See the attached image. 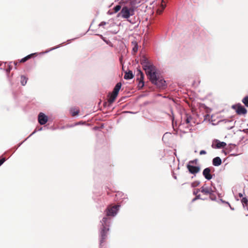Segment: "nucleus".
Returning a JSON list of instances; mask_svg holds the SVG:
<instances>
[{
	"label": "nucleus",
	"mask_w": 248,
	"mask_h": 248,
	"mask_svg": "<svg viewBox=\"0 0 248 248\" xmlns=\"http://www.w3.org/2000/svg\"><path fill=\"white\" fill-rule=\"evenodd\" d=\"M140 63L152 83L159 86L165 85V81L159 79L155 66L146 57L142 58Z\"/></svg>",
	"instance_id": "obj_1"
},
{
	"label": "nucleus",
	"mask_w": 248,
	"mask_h": 248,
	"mask_svg": "<svg viewBox=\"0 0 248 248\" xmlns=\"http://www.w3.org/2000/svg\"><path fill=\"white\" fill-rule=\"evenodd\" d=\"M110 218L108 217H104L101 221V229L100 231V245L103 244L105 240L107 238V232L109 231V226L110 224Z\"/></svg>",
	"instance_id": "obj_2"
},
{
	"label": "nucleus",
	"mask_w": 248,
	"mask_h": 248,
	"mask_svg": "<svg viewBox=\"0 0 248 248\" xmlns=\"http://www.w3.org/2000/svg\"><path fill=\"white\" fill-rule=\"evenodd\" d=\"M134 15V10L133 8L124 6L122 8L121 12L117 15V17L121 16L123 18L128 19Z\"/></svg>",
	"instance_id": "obj_3"
},
{
	"label": "nucleus",
	"mask_w": 248,
	"mask_h": 248,
	"mask_svg": "<svg viewBox=\"0 0 248 248\" xmlns=\"http://www.w3.org/2000/svg\"><path fill=\"white\" fill-rule=\"evenodd\" d=\"M215 188H212L211 186H208L204 185L201 188V192L206 195H209L211 200H216V196L215 194Z\"/></svg>",
	"instance_id": "obj_4"
},
{
	"label": "nucleus",
	"mask_w": 248,
	"mask_h": 248,
	"mask_svg": "<svg viewBox=\"0 0 248 248\" xmlns=\"http://www.w3.org/2000/svg\"><path fill=\"white\" fill-rule=\"evenodd\" d=\"M119 205H114L108 207L106 210L107 216H115L119 210Z\"/></svg>",
	"instance_id": "obj_5"
},
{
	"label": "nucleus",
	"mask_w": 248,
	"mask_h": 248,
	"mask_svg": "<svg viewBox=\"0 0 248 248\" xmlns=\"http://www.w3.org/2000/svg\"><path fill=\"white\" fill-rule=\"evenodd\" d=\"M194 161H190L189 163L187 165V168L191 174H194L199 172L200 170V167L199 166H194L191 165V163H193Z\"/></svg>",
	"instance_id": "obj_6"
},
{
	"label": "nucleus",
	"mask_w": 248,
	"mask_h": 248,
	"mask_svg": "<svg viewBox=\"0 0 248 248\" xmlns=\"http://www.w3.org/2000/svg\"><path fill=\"white\" fill-rule=\"evenodd\" d=\"M233 108L236 109V113L239 115H244L247 112V110L241 104H238L235 106H233Z\"/></svg>",
	"instance_id": "obj_7"
},
{
	"label": "nucleus",
	"mask_w": 248,
	"mask_h": 248,
	"mask_svg": "<svg viewBox=\"0 0 248 248\" xmlns=\"http://www.w3.org/2000/svg\"><path fill=\"white\" fill-rule=\"evenodd\" d=\"M38 122L41 125L46 124L48 121V117L44 113L41 112L38 115Z\"/></svg>",
	"instance_id": "obj_8"
},
{
	"label": "nucleus",
	"mask_w": 248,
	"mask_h": 248,
	"mask_svg": "<svg viewBox=\"0 0 248 248\" xmlns=\"http://www.w3.org/2000/svg\"><path fill=\"white\" fill-rule=\"evenodd\" d=\"M192 121V118L190 116L186 114L184 117L183 123L180 125V126L182 127L185 124H187V126H188V125H191Z\"/></svg>",
	"instance_id": "obj_9"
},
{
	"label": "nucleus",
	"mask_w": 248,
	"mask_h": 248,
	"mask_svg": "<svg viewBox=\"0 0 248 248\" xmlns=\"http://www.w3.org/2000/svg\"><path fill=\"white\" fill-rule=\"evenodd\" d=\"M211 169L209 168H206L203 170L202 174L205 178L210 180L212 178V175L210 173Z\"/></svg>",
	"instance_id": "obj_10"
},
{
	"label": "nucleus",
	"mask_w": 248,
	"mask_h": 248,
	"mask_svg": "<svg viewBox=\"0 0 248 248\" xmlns=\"http://www.w3.org/2000/svg\"><path fill=\"white\" fill-rule=\"evenodd\" d=\"M136 75L138 77V79L140 80V83L141 82L142 86H143V79L144 75L143 73L140 69H137L136 71Z\"/></svg>",
	"instance_id": "obj_11"
},
{
	"label": "nucleus",
	"mask_w": 248,
	"mask_h": 248,
	"mask_svg": "<svg viewBox=\"0 0 248 248\" xmlns=\"http://www.w3.org/2000/svg\"><path fill=\"white\" fill-rule=\"evenodd\" d=\"M226 149L228 150L230 152H232L233 151H236V155L240 154V153L238 152V146L235 144H230L228 145Z\"/></svg>",
	"instance_id": "obj_12"
},
{
	"label": "nucleus",
	"mask_w": 248,
	"mask_h": 248,
	"mask_svg": "<svg viewBox=\"0 0 248 248\" xmlns=\"http://www.w3.org/2000/svg\"><path fill=\"white\" fill-rule=\"evenodd\" d=\"M226 146V143L224 142H219L217 144L214 143L212 144V147L213 148H224Z\"/></svg>",
	"instance_id": "obj_13"
},
{
	"label": "nucleus",
	"mask_w": 248,
	"mask_h": 248,
	"mask_svg": "<svg viewBox=\"0 0 248 248\" xmlns=\"http://www.w3.org/2000/svg\"><path fill=\"white\" fill-rule=\"evenodd\" d=\"M221 159L219 157H216L213 159V165L215 166H218L221 164Z\"/></svg>",
	"instance_id": "obj_14"
},
{
	"label": "nucleus",
	"mask_w": 248,
	"mask_h": 248,
	"mask_svg": "<svg viewBox=\"0 0 248 248\" xmlns=\"http://www.w3.org/2000/svg\"><path fill=\"white\" fill-rule=\"evenodd\" d=\"M115 200L116 201H119L121 199H124L125 198V195L121 192H117L115 195Z\"/></svg>",
	"instance_id": "obj_15"
},
{
	"label": "nucleus",
	"mask_w": 248,
	"mask_h": 248,
	"mask_svg": "<svg viewBox=\"0 0 248 248\" xmlns=\"http://www.w3.org/2000/svg\"><path fill=\"white\" fill-rule=\"evenodd\" d=\"M134 76L131 71H129L128 72H125L124 75V78L125 79H131L133 78Z\"/></svg>",
	"instance_id": "obj_16"
},
{
	"label": "nucleus",
	"mask_w": 248,
	"mask_h": 248,
	"mask_svg": "<svg viewBox=\"0 0 248 248\" xmlns=\"http://www.w3.org/2000/svg\"><path fill=\"white\" fill-rule=\"evenodd\" d=\"M121 86H122L121 83H120V82L117 83L116 84V85H115L112 92L114 93V94H118V93L121 88Z\"/></svg>",
	"instance_id": "obj_17"
},
{
	"label": "nucleus",
	"mask_w": 248,
	"mask_h": 248,
	"mask_svg": "<svg viewBox=\"0 0 248 248\" xmlns=\"http://www.w3.org/2000/svg\"><path fill=\"white\" fill-rule=\"evenodd\" d=\"M118 94H114V93H112L110 95L109 98L108 99V101L109 103H113L115 100L116 97L117 96Z\"/></svg>",
	"instance_id": "obj_18"
},
{
	"label": "nucleus",
	"mask_w": 248,
	"mask_h": 248,
	"mask_svg": "<svg viewBox=\"0 0 248 248\" xmlns=\"http://www.w3.org/2000/svg\"><path fill=\"white\" fill-rule=\"evenodd\" d=\"M70 112L72 116H76L78 115L79 113V109L76 108H72L70 109Z\"/></svg>",
	"instance_id": "obj_19"
},
{
	"label": "nucleus",
	"mask_w": 248,
	"mask_h": 248,
	"mask_svg": "<svg viewBox=\"0 0 248 248\" xmlns=\"http://www.w3.org/2000/svg\"><path fill=\"white\" fill-rule=\"evenodd\" d=\"M132 44L133 46L132 51L134 53H136L138 50V45L136 42H132Z\"/></svg>",
	"instance_id": "obj_20"
},
{
	"label": "nucleus",
	"mask_w": 248,
	"mask_h": 248,
	"mask_svg": "<svg viewBox=\"0 0 248 248\" xmlns=\"http://www.w3.org/2000/svg\"><path fill=\"white\" fill-rule=\"evenodd\" d=\"M241 202L243 205L244 208L247 207L248 201L246 197H243L241 200Z\"/></svg>",
	"instance_id": "obj_21"
},
{
	"label": "nucleus",
	"mask_w": 248,
	"mask_h": 248,
	"mask_svg": "<svg viewBox=\"0 0 248 248\" xmlns=\"http://www.w3.org/2000/svg\"><path fill=\"white\" fill-rule=\"evenodd\" d=\"M28 78L25 76H22L21 77V83L23 86H24L27 82Z\"/></svg>",
	"instance_id": "obj_22"
},
{
	"label": "nucleus",
	"mask_w": 248,
	"mask_h": 248,
	"mask_svg": "<svg viewBox=\"0 0 248 248\" xmlns=\"http://www.w3.org/2000/svg\"><path fill=\"white\" fill-rule=\"evenodd\" d=\"M166 7V5L163 3L161 4L160 8L158 9L157 13L158 14H161Z\"/></svg>",
	"instance_id": "obj_23"
},
{
	"label": "nucleus",
	"mask_w": 248,
	"mask_h": 248,
	"mask_svg": "<svg viewBox=\"0 0 248 248\" xmlns=\"http://www.w3.org/2000/svg\"><path fill=\"white\" fill-rule=\"evenodd\" d=\"M242 102L244 104L246 107L248 108V96L244 97L242 100Z\"/></svg>",
	"instance_id": "obj_24"
},
{
	"label": "nucleus",
	"mask_w": 248,
	"mask_h": 248,
	"mask_svg": "<svg viewBox=\"0 0 248 248\" xmlns=\"http://www.w3.org/2000/svg\"><path fill=\"white\" fill-rule=\"evenodd\" d=\"M121 5H116V6H115L114 7V13H117L119 11H120L121 10Z\"/></svg>",
	"instance_id": "obj_25"
},
{
	"label": "nucleus",
	"mask_w": 248,
	"mask_h": 248,
	"mask_svg": "<svg viewBox=\"0 0 248 248\" xmlns=\"http://www.w3.org/2000/svg\"><path fill=\"white\" fill-rule=\"evenodd\" d=\"M31 55H29V56L24 58L23 59H22L21 60V62H24L26 61L29 58L31 57Z\"/></svg>",
	"instance_id": "obj_26"
},
{
	"label": "nucleus",
	"mask_w": 248,
	"mask_h": 248,
	"mask_svg": "<svg viewBox=\"0 0 248 248\" xmlns=\"http://www.w3.org/2000/svg\"><path fill=\"white\" fill-rule=\"evenodd\" d=\"M200 191H201V189H197L194 190L193 191V194L194 195H197Z\"/></svg>",
	"instance_id": "obj_27"
},
{
	"label": "nucleus",
	"mask_w": 248,
	"mask_h": 248,
	"mask_svg": "<svg viewBox=\"0 0 248 248\" xmlns=\"http://www.w3.org/2000/svg\"><path fill=\"white\" fill-rule=\"evenodd\" d=\"M5 158H2L1 159H0V166L5 162Z\"/></svg>",
	"instance_id": "obj_28"
},
{
	"label": "nucleus",
	"mask_w": 248,
	"mask_h": 248,
	"mask_svg": "<svg viewBox=\"0 0 248 248\" xmlns=\"http://www.w3.org/2000/svg\"><path fill=\"white\" fill-rule=\"evenodd\" d=\"M200 199H201L200 195H197L196 197L192 200V202H193L195 201H196V200Z\"/></svg>",
	"instance_id": "obj_29"
},
{
	"label": "nucleus",
	"mask_w": 248,
	"mask_h": 248,
	"mask_svg": "<svg viewBox=\"0 0 248 248\" xmlns=\"http://www.w3.org/2000/svg\"><path fill=\"white\" fill-rule=\"evenodd\" d=\"M206 154V152L204 150H201L200 152V155H205Z\"/></svg>",
	"instance_id": "obj_30"
},
{
	"label": "nucleus",
	"mask_w": 248,
	"mask_h": 248,
	"mask_svg": "<svg viewBox=\"0 0 248 248\" xmlns=\"http://www.w3.org/2000/svg\"><path fill=\"white\" fill-rule=\"evenodd\" d=\"M106 24V22H104V21H103V22H101L99 24V26H103L105 25Z\"/></svg>",
	"instance_id": "obj_31"
},
{
	"label": "nucleus",
	"mask_w": 248,
	"mask_h": 248,
	"mask_svg": "<svg viewBox=\"0 0 248 248\" xmlns=\"http://www.w3.org/2000/svg\"><path fill=\"white\" fill-rule=\"evenodd\" d=\"M239 196L240 197H243V194L241 193H239Z\"/></svg>",
	"instance_id": "obj_32"
},
{
	"label": "nucleus",
	"mask_w": 248,
	"mask_h": 248,
	"mask_svg": "<svg viewBox=\"0 0 248 248\" xmlns=\"http://www.w3.org/2000/svg\"><path fill=\"white\" fill-rule=\"evenodd\" d=\"M58 47V46H57V47H53V48H51L50 50L55 49V48H57Z\"/></svg>",
	"instance_id": "obj_33"
},
{
	"label": "nucleus",
	"mask_w": 248,
	"mask_h": 248,
	"mask_svg": "<svg viewBox=\"0 0 248 248\" xmlns=\"http://www.w3.org/2000/svg\"><path fill=\"white\" fill-rule=\"evenodd\" d=\"M166 135H167V133H166V134H164V135H163V137H165V136H166Z\"/></svg>",
	"instance_id": "obj_34"
},
{
	"label": "nucleus",
	"mask_w": 248,
	"mask_h": 248,
	"mask_svg": "<svg viewBox=\"0 0 248 248\" xmlns=\"http://www.w3.org/2000/svg\"><path fill=\"white\" fill-rule=\"evenodd\" d=\"M166 135H167V133H166V134H164V135H163V137H165V136H166Z\"/></svg>",
	"instance_id": "obj_35"
},
{
	"label": "nucleus",
	"mask_w": 248,
	"mask_h": 248,
	"mask_svg": "<svg viewBox=\"0 0 248 248\" xmlns=\"http://www.w3.org/2000/svg\"><path fill=\"white\" fill-rule=\"evenodd\" d=\"M166 135H167V133H166V134H164V135H163V137H165V136H166Z\"/></svg>",
	"instance_id": "obj_36"
},
{
	"label": "nucleus",
	"mask_w": 248,
	"mask_h": 248,
	"mask_svg": "<svg viewBox=\"0 0 248 248\" xmlns=\"http://www.w3.org/2000/svg\"><path fill=\"white\" fill-rule=\"evenodd\" d=\"M166 135H167V133H166V134H164V135H163V137H165V136H166Z\"/></svg>",
	"instance_id": "obj_37"
},
{
	"label": "nucleus",
	"mask_w": 248,
	"mask_h": 248,
	"mask_svg": "<svg viewBox=\"0 0 248 248\" xmlns=\"http://www.w3.org/2000/svg\"><path fill=\"white\" fill-rule=\"evenodd\" d=\"M78 124H75L74 125H78Z\"/></svg>",
	"instance_id": "obj_38"
},
{
	"label": "nucleus",
	"mask_w": 248,
	"mask_h": 248,
	"mask_svg": "<svg viewBox=\"0 0 248 248\" xmlns=\"http://www.w3.org/2000/svg\"><path fill=\"white\" fill-rule=\"evenodd\" d=\"M21 144H22V143H21L20 144H19L18 147H19V146H20V145H21Z\"/></svg>",
	"instance_id": "obj_39"
},
{
	"label": "nucleus",
	"mask_w": 248,
	"mask_h": 248,
	"mask_svg": "<svg viewBox=\"0 0 248 248\" xmlns=\"http://www.w3.org/2000/svg\"><path fill=\"white\" fill-rule=\"evenodd\" d=\"M174 178L175 179H176V176H174Z\"/></svg>",
	"instance_id": "obj_40"
},
{
	"label": "nucleus",
	"mask_w": 248,
	"mask_h": 248,
	"mask_svg": "<svg viewBox=\"0 0 248 248\" xmlns=\"http://www.w3.org/2000/svg\"><path fill=\"white\" fill-rule=\"evenodd\" d=\"M246 130L248 131V129H246Z\"/></svg>",
	"instance_id": "obj_41"
}]
</instances>
